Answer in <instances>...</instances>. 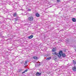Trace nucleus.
<instances>
[{
    "label": "nucleus",
    "mask_w": 76,
    "mask_h": 76,
    "mask_svg": "<svg viewBox=\"0 0 76 76\" xmlns=\"http://www.w3.org/2000/svg\"><path fill=\"white\" fill-rule=\"evenodd\" d=\"M61 54H62V51H60L58 53H57L56 52H54V54L56 56H58L59 58L61 57Z\"/></svg>",
    "instance_id": "nucleus-1"
},
{
    "label": "nucleus",
    "mask_w": 76,
    "mask_h": 76,
    "mask_svg": "<svg viewBox=\"0 0 76 76\" xmlns=\"http://www.w3.org/2000/svg\"><path fill=\"white\" fill-rule=\"evenodd\" d=\"M34 19V18L32 17H30L28 18V20L30 22H31V21H32Z\"/></svg>",
    "instance_id": "nucleus-2"
},
{
    "label": "nucleus",
    "mask_w": 76,
    "mask_h": 76,
    "mask_svg": "<svg viewBox=\"0 0 76 76\" xmlns=\"http://www.w3.org/2000/svg\"><path fill=\"white\" fill-rule=\"evenodd\" d=\"M61 56H62V57H64V58H65L66 57V55L65 53H63V51H62V53H61Z\"/></svg>",
    "instance_id": "nucleus-3"
},
{
    "label": "nucleus",
    "mask_w": 76,
    "mask_h": 76,
    "mask_svg": "<svg viewBox=\"0 0 76 76\" xmlns=\"http://www.w3.org/2000/svg\"><path fill=\"white\" fill-rule=\"evenodd\" d=\"M41 75V73L39 72H37V73H36V76H40Z\"/></svg>",
    "instance_id": "nucleus-4"
},
{
    "label": "nucleus",
    "mask_w": 76,
    "mask_h": 76,
    "mask_svg": "<svg viewBox=\"0 0 76 76\" xmlns=\"http://www.w3.org/2000/svg\"><path fill=\"white\" fill-rule=\"evenodd\" d=\"M74 72H76V66H74L72 69Z\"/></svg>",
    "instance_id": "nucleus-5"
},
{
    "label": "nucleus",
    "mask_w": 76,
    "mask_h": 76,
    "mask_svg": "<svg viewBox=\"0 0 76 76\" xmlns=\"http://www.w3.org/2000/svg\"><path fill=\"white\" fill-rule=\"evenodd\" d=\"M36 66H40V63L37 62V64H36Z\"/></svg>",
    "instance_id": "nucleus-6"
},
{
    "label": "nucleus",
    "mask_w": 76,
    "mask_h": 76,
    "mask_svg": "<svg viewBox=\"0 0 76 76\" xmlns=\"http://www.w3.org/2000/svg\"><path fill=\"white\" fill-rule=\"evenodd\" d=\"M33 37H34V36H33V35H31L30 36L28 37V38L29 39H31V38H32Z\"/></svg>",
    "instance_id": "nucleus-7"
},
{
    "label": "nucleus",
    "mask_w": 76,
    "mask_h": 76,
    "mask_svg": "<svg viewBox=\"0 0 76 76\" xmlns=\"http://www.w3.org/2000/svg\"><path fill=\"white\" fill-rule=\"evenodd\" d=\"M56 48H53L52 50L53 52H55L56 51Z\"/></svg>",
    "instance_id": "nucleus-8"
},
{
    "label": "nucleus",
    "mask_w": 76,
    "mask_h": 76,
    "mask_svg": "<svg viewBox=\"0 0 76 76\" xmlns=\"http://www.w3.org/2000/svg\"><path fill=\"white\" fill-rule=\"evenodd\" d=\"M72 20L74 22H75L76 21V19L75 18H73L72 19Z\"/></svg>",
    "instance_id": "nucleus-9"
},
{
    "label": "nucleus",
    "mask_w": 76,
    "mask_h": 76,
    "mask_svg": "<svg viewBox=\"0 0 76 76\" xmlns=\"http://www.w3.org/2000/svg\"><path fill=\"white\" fill-rule=\"evenodd\" d=\"M35 15L37 17H39V14L38 13H36L35 14Z\"/></svg>",
    "instance_id": "nucleus-10"
},
{
    "label": "nucleus",
    "mask_w": 76,
    "mask_h": 76,
    "mask_svg": "<svg viewBox=\"0 0 76 76\" xmlns=\"http://www.w3.org/2000/svg\"><path fill=\"white\" fill-rule=\"evenodd\" d=\"M72 61L73 62V64L74 65H75V64H76V61H75V60H73Z\"/></svg>",
    "instance_id": "nucleus-11"
},
{
    "label": "nucleus",
    "mask_w": 76,
    "mask_h": 76,
    "mask_svg": "<svg viewBox=\"0 0 76 76\" xmlns=\"http://www.w3.org/2000/svg\"><path fill=\"white\" fill-rule=\"evenodd\" d=\"M13 16L14 17H16V16H17V14L16 13H14V14H13Z\"/></svg>",
    "instance_id": "nucleus-12"
},
{
    "label": "nucleus",
    "mask_w": 76,
    "mask_h": 76,
    "mask_svg": "<svg viewBox=\"0 0 76 76\" xmlns=\"http://www.w3.org/2000/svg\"><path fill=\"white\" fill-rule=\"evenodd\" d=\"M33 58L35 60H37L38 59V58H37V56H34L33 57Z\"/></svg>",
    "instance_id": "nucleus-13"
},
{
    "label": "nucleus",
    "mask_w": 76,
    "mask_h": 76,
    "mask_svg": "<svg viewBox=\"0 0 76 76\" xmlns=\"http://www.w3.org/2000/svg\"><path fill=\"white\" fill-rule=\"evenodd\" d=\"M66 43H67V44H68V43L69 42V39H66Z\"/></svg>",
    "instance_id": "nucleus-14"
},
{
    "label": "nucleus",
    "mask_w": 76,
    "mask_h": 76,
    "mask_svg": "<svg viewBox=\"0 0 76 76\" xmlns=\"http://www.w3.org/2000/svg\"><path fill=\"white\" fill-rule=\"evenodd\" d=\"M14 20H15V21H18V18H14L13 19Z\"/></svg>",
    "instance_id": "nucleus-15"
},
{
    "label": "nucleus",
    "mask_w": 76,
    "mask_h": 76,
    "mask_svg": "<svg viewBox=\"0 0 76 76\" xmlns=\"http://www.w3.org/2000/svg\"><path fill=\"white\" fill-rule=\"evenodd\" d=\"M16 37V36H15L14 35H13L11 37V38H14V37Z\"/></svg>",
    "instance_id": "nucleus-16"
},
{
    "label": "nucleus",
    "mask_w": 76,
    "mask_h": 76,
    "mask_svg": "<svg viewBox=\"0 0 76 76\" xmlns=\"http://www.w3.org/2000/svg\"><path fill=\"white\" fill-rule=\"evenodd\" d=\"M50 59H51V57H49L48 58V60H50Z\"/></svg>",
    "instance_id": "nucleus-17"
},
{
    "label": "nucleus",
    "mask_w": 76,
    "mask_h": 76,
    "mask_svg": "<svg viewBox=\"0 0 76 76\" xmlns=\"http://www.w3.org/2000/svg\"><path fill=\"white\" fill-rule=\"evenodd\" d=\"M22 70V69H19L18 71V72H20Z\"/></svg>",
    "instance_id": "nucleus-18"
},
{
    "label": "nucleus",
    "mask_w": 76,
    "mask_h": 76,
    "mask_svg": "<svg viewBox=\"0 0 76 76\" xmlns=\"http://www.w3.org/2000/svg\"><path fill=\"white\" fill-rule=\"evenodd\" d=\"M28 70L26 69V70L25 71H25V72H27V71H28Z\"/></svg>",
    "instance_id": "nucleus-19"
},
{
    "label": "nucleus",
    "mask_w": 76,
    "mask_h": 76,
    "mask_svg": "<svg viewBox=\"0 0 76 76\" xmlns=\"http://www.w3.org/2000/svg\"><path fill=\"white\" fill-rule=\"evenodd\" d=\"M57 2H60V0H57Z\"/></svg>",
    "instance_id": "nucleus-20"
},
{
    "label": "nucleus",
    "mask_w": 76,
    "mask_h": 76,
    "mask_svg": "<svg viewBox=\"0 0 76 76\" xmlns=\"http://www.w3.org/2000/svg\"><path fill=\"white\" fill-rule=\"evenodd\" d=\"M28 11H31V10L30 9H28Z\"/></svg>",
    "instance_id": "nucleus-21"
},
{
    "label": "nucleus",
    "mask_w": 76,
    "mask_h": 76,
    "mask_svg": "<svg viewBox=\"0 0 76 76\" xmlns=\"http://www.w3.org/2000/svg\"><path fill=\"white\" fill-rule=\"evenodd\" d=\"M25 71H24L23 72H22V74H23V73H25Z\"/></svg>",
    "instance_id": "nucleus-22"
},
{
    "label": "nucleus",
    "mask_w": 76,
    "mask_h": 76,
    "mask_svg": "<svg viewBox=\"0 0 76 76\" xmlns=\"http://www.w3.org/2000/svg\"><path fill=\"white\" fill-rule=\"evenodd\" d=\"M25 61V64H26L27 63V61Z\"/></svg>",
    "instance_id": "nucleus-23"
},
{
    "label": "nucleus",
    "mask_w": 76,
    "mask_h": 76,
    "mask_svg": "<svg viewBox=\"0 0 76 76\" xmlns=\"http://www.w3.org/2000/svg\"><path fill=\"white\" fill-rule=\"evenodd\" d=\"M10 20H11V21L12 20V19H10Z\"/></svg>",
    "instance_id": "nucleus-24"
}]
</instances>
